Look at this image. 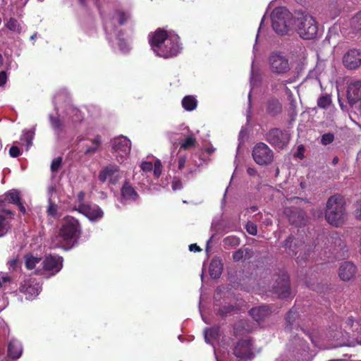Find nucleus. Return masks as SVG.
I'll return each mask as SVG.
<instances>
[{
	"instance_id": "603ef678",
	"label": "nucleus",
	"mask_w": 361,
	"mask_h": 361,
	"mask_svg": "<svg viewBox=\"0 0 361 361\" xmlns=\"http://www.w3.org/2000/svg\"><path fill=\"white\" fill-rule=\"evenodd\" d=\"M187 161L186 156H180L178 159V166L179 170H182L185 165Z\"/></svg>"
},
{
	"instance_id": "09e8293b",
	"label": "nucleus",
	"mask_w": 361,
	"mask_h": 361,
	"mask_svg": "<svg viewBox=\"0 0 361 361\" xmlns=\"http://www.w3.org/2000/svg\"><path fill=\"white\" fill-rule=\"evenodd\" d=\"M353 214L357 219H361V200L355 203Z\"/></svg>"
},
{
	"instance_id": "6ab92c4d",
	"label": "nucleus",
	"mask_w": 361,
	"mask_h": 361,
	"mask_svg": "<svg viewBox=\"0 0 361 361\" xmlns=\"http://www.w3.org/2000/svg\"><path fill=\"white\" fill-rule=\"evenodd\" d=\"M79 213L87 217L90 220L94 221L101 219L103 216V212L97 204H81L75 209Z\"/></svg>"
},
{
	"instance_id": "4468645a",
	"label": "nucleus",
	"mask_w": 361,
	"mask_h": 361,
	"mask_svg": "<svg viewBox=\"0 0 361 361\" xmlns=\"http://www.w3.org/2000/svg\"><path fill=\"white\" fill-rule=\"evenodd\" d=\"M79 142H82L81 145L82 152L87 156H92L97 152L100 151L102 143V136L99 135H96L92 139H80Z\"/></svg>"
},
{
	"instance_id": "cd10ccee",
	"label": "nucleus",
	"mask_w": 361,
	"mask_h": 361,
	"mask_svg": "<svg viewBox=\"0 0 361 361\" xmlns=\"http://www.w3.org/2000/svg\"><path fill=\"white\" fill-rule=\"evenodd\" d=\"M22 354L20 343L16 340H12L8 345V355L12 359H18Z\"/></svg>"
},
{
	"instance_id": "1a4fd4ad",
	"label": "nucleus",
	"mask_w": 361,
	"mask_h": 361,
	"mask_svg": "<svg viewBox=\"0 0 361 361\" xmlns=\"http://www.w3.org/2000/svg\"><path fill=\"white\" fill-rule=\"evenodd\" d=\"M274 283L272 285L273 292L279 298H286L290 294L289 276L284 271H281L279 275L274 276Z\"/></svg>"
},
{
	"instance_id": "9b49d317",
	"label": "nucleus",
	"mask_w": 361,
	"mask_h": 361,
	"mask_svg": "<svg viewBox=\"0 0 361 361\" xmlns=\"http://www.w3.org/2000/svg\"><path fill=\"white\" fill-rule=\"evenodd\" d=\"M112 149L117 153V161L121 162L130 152V140L125 136L116 137L112 141Z\"/></svg>"
},
{
	"instance_id": "a18cd8bd",
	"label": "nucleus",
	"mask_w": 361,
	"mask_h": 361,
	"mask_svg": "<svg viewBox=\"0 0 361 361\" xmlns=\"http://www.w3.org/2000/svg\"><path fill=\"white\" fill-rule=\"evenodd\" d=\"M334 136L332 133H325L322 137V143L324 145H327L334 141Z\"/></svg>"
},
{
	"instance_id": "7ed1b4c3",
	"label": "nucleus",
	"mask_w": 361,
	"mask_h": 361,
	"mask_svg": "<svg viewBox=\"0 0 361 361\" xmlns=\"http://www.w3.org/2000/svg\"><path fill=\"white\" fill-rule=\"evenodd\" d=\"M346 217L345 201L340 195L331 196L326 205L325 218L327 222L336 227L341 226Z\"/></svg>"
},
{
	"instance_id": "aec40b11",
	"label": "nucleus",
	"mask_w": 361,
	"mask_h": 361,
	"mask_svg": "<svg viewBox=\"0 0 361 361\" xmlns=\"http://www.w3.org/2000/svg\"><path fill=\"white\" fill-rule=\"evenodd\" d=\"M347 97L351 105L361 100V80H355L349 84Z\"/></svg>"
},
{
	"instance_id": "4c0bfd02",
	"label": "nucleus",
	"mask_w": 361,
	"mask_h": 361,
	"mask_svg": "<svg viewBox=\"0 0 361 361\" xmlns=\"http://www.w3.org/2000/svg\"><path fill=\"white\" fill-rule=\"evenodd\" d=\"M6 27L11 31L19 32L20 31V25L18 21L14 18H11L6 23Z\"/></svg>"
},
{
	"instance_id": "a211bd4d",
	"label": "nucleus",
	"mask_w": 361,
	"mask_h": 361,
	"mask_svg": "<svg viewBox=\"0 0 361 361\" xmlns=\"http://www.w3.org/2000/svg\"><path fill=\"white\" fill-rule=\"evenodd\" d=\"M119 178V168L115 164L105 166L99 174V180L102 183L109 180L111 184H116Z\"/></svg>"
},
{
	"instance_id": "c03bdc74",
	"label": "nucleus",
	"mask_w": 361,
	"mask_h": 361,
	"mask_svg": "<svg viewBox=\"0 0 361 361\" xmlns=\"http://www.w3.org/2000/svg\"><path fill=\"white\" fill-rule=\"evenodd\" d=\"M49 120L52 128L56 130H59L61 128L62 123L59 118L50 116Z\"/></svg>"
},
{
	"instance_id": "338daca9",
	"label": "nucleus",
	"mask_w": 361,
	"mask_h": 361,
	"mask_svg": "<svg viewBox=\"0 0 361 361\" xmlns=\"http://www.w3.org/2000/svg\"><path fill=\"white\" fill-rule=\"evenodd\" d=\"M2 213L7 214V215H10V216H13L15 214L13 211H11L10 209H2Z\"/></svg>"
},
{
	"instance_id": "58836bf2",
	"label": "nucleus",
	"mask_w": 361,
	"mask_h": 361,
	"mask_svg": "<svg viewBox=\"0 0 361 361\" xmlns=\"http://www.w3.org/2000/svg\"><path fill=\"white\" fill-rule=\"evenodd\" d=\"M330 238L332 242H334V243L335 244V245L340 247L341 250H344L346 247V245H345L344 242L342 240V239L340 238L337 233H332Z\"/></svg>"
},
{
	"instance_id": "c9c22d12",
	"label": "nucleus",
	"mask_w": 361,
	"mask_h": 361,
	"mask_svg": "<svg viewBox=\"0 0 361 361\" xmlns=\"http://www.w3.org/2000/svg\"><path fill=\"white\" fill-rule=\"evenodd\" d=\"M219 336V329L215 327L207 328L204 331V338L207 343H209V336L212 338H216Z\"/></svg>"
},
{
	"instance_id": "9d476101",
	"label": "nucleus",
	"mask_w": 361,
	"mask_h": 361,
	"mask_svg": "<svg viewBox=\"0 0 361 361\" xmlns=\"http://www.w3.org/2000/svg\"><path fill=\"white\" fill-rule=\"evenodd\" d=\"M265 140L275 148L283 149L289 142L290 135L286 130L274 128L267 132Z\"/></svg>"
},
{
	"instance_id": "7c9ffc66",
	"label": "nucleus",
	"mask_w": 361,
	"mask_h": 361,
	"mask_svg": "<svg viewBox=\"0 0 361 361\" xmlns=\"http://www.w3.org/2000/svg\"><path fill=\"white\" fill-rule=\"evenodd\" d=\"M332 104V99L330 94H324L317 99V106L320 109H326Z\"/></svg>"
},
{
	"instance_id": "79ce46f5",
	"label": "nucleus",
	"mask_w": 361,
	"mask_h": 361,
	"mask_svg": "<svg viewBox=\"0 0 361 361\" xmlns=\"http://www.w3.org/2000/svg\"><path fill=\"white\" fill-rule=\"evenodd\" d=\"M152 170H154V176L157 178H159L162 172V164L160 160L157 159L154 161Z\"/></svg>"
},
{
	"instance_id": "a19ab883",
	"label": "nucleus",
	"mask_w": 361,
	"mask_h": 361,
	"mask_svg": "<svg viewBox=\"0 0 361 361\" xmlns=\"http://www.w3.org/2000/svg\"><path fill=\"white\" fill-rule=\"evenodd\" d=\"M70 114L72 115V119L74 122H80L83 119L81 111L75 107L71 108Z\"/></svg>"
},
{
	"instance_id": "0eeeda50",
	"label": "nucleus",
	"mask_w": 361,
	"mask_h": 361,
	"mask_svg": "<svg viewBox=\"0 0 361 361\" xmlns=\"http://www.w3.org/2000/svg\"><path fill=\"white\" fill-rule=\"evenodd\" d=\"M289 17V13L286 8L279 7L274 8L271 13L272 27L279 35H283L288 31L287 25V18Z\"/></svg>"
},
{
	"instance_id": "052dcab7",
	"label": "nucleus",
	"mask_w": 361,
	"mask_h": 361,
	"mask_svg": "<svg viewBox=\"0 0 361 361\" xmlns=\"http://www.w3.org/2000/svg\"><path fill=\"white\" fill-rule=\"evenodd\" d=\"M189 250L190 251L195 252H199L202 250V249L196 243L190 245Z\"/></svg>"
},
{
	"instance_id": "412c9836",
	"label": "nucleus",
	"mask_w": 361,
	"mask_h": 361,
	"mask_svg": "<svg viewBox=\"0 0 361 361\" xmlns=\"http://www.w3.org/2000/svg\"><path fill=\"white\" fill-rule=\"evenodd\" d=\"M265 111L268 116L276 117L281 114L283 111L282 104L276 97L269 98L265 103Z\"/></svg>"
},
{
	"instance_id": "3c124183",
	"label": "nucleus",
	"mask_w": 361,
	"mask_h": 361,
	"mask_svg": "<svg viewBox=\"0 0 361 361\" xmlns=\"http://www.w3.org/2000/svg\"><path fill=\"white\" fill-rule=\"evenodd\" d=\"M246 229L247 233L252 235H256L257 233V226L254 224H247Z\"/></svg>"
},
{
	"instance_id": "f3484780",
	"label": "nucleus",
	"mask_w": 361,
	"mask_h": 361,
	"mask_svg": "<svg viewBox=\"0 0 361 361\" xmlns=\"http://www.w3.org/2000/svg\"><path fill=\"white\" fill-rule=\"evenodd\" d=\"M19 291L25 295L27 300L32 299L37 296L41 291V286L36 279L30 278L24 280L20 287Z\"/></svg>"
},
{
	"instance_id": "13d9d810",
	"label": "nucleus",
	"mask_w": 361,
	"mask_h": 361,
	"mask_svg": "<svg viewBox=\"0 0 361 361\" xmlns=\"http://www.w3.org/2000/svg\"><path fill=\"white\" fill-rule=\"evenodd\" d=\"M232 310L233 307L231 306L224 307L219 310V314L221 316H224Z\"/></svg>"
},
{
	"instance_id": "a878e982",
	"label": "nucleus",
	"mask_w": 361,
	"mask_h": 361,
	"mask_svg": "<svg viewBox=\"0 0 361 361\" xmlns=\"http://www.w3.org/2000/svg\"><path fill=\"white\" fill-rule=\"evenodd\" d=\"M269 312L270 308L267 305L255 307L250 310V315L257 322L263 320L269 315Z\"/></svg>"
},
{
	"instance_id": "8fccbe9b",
	"label": "nucleus",
	"mask_w": 361,
	"mask_h": 361,
	"mask_svg": "<svg viewBox=\"0 0 361 361\" xmlns=\"http://www.w3.org/2000/svg\"><path fill=\"white\" fill-rule=\"evenodd\" d=\"M141 169L145 172H149L152 171L153 164L150 161H144L140 166Z\"/></svg>"
},
{
	"instance_id": "4be33fe9",
	"label": "nucleus",
	"mask_w": 361,
	"mask_h": 361,
	"mask_svg": "<svg viewBox=\"0 0 361 361\" xmlns=\"http://www.w3.org/2000/svg\"><path fill=\"white\" fill-rule=\"evenodd\" d=\"M121 195L123 200L135 202L140 198V195L135 188L129 181H125L121 189Z\"/></svg>"
},
{
	"instance_id": "c756f323",
	"label": "nucleus",
	"mask_w": 361,
	"mask_h": 361,
	"mask_svg": "<svg viewBox=\"0 0 361 361\" xmlns=\"http://www.w3.org/2000/svg\"><path fill=\"white\" fill-rule=\"evenodd\" d=\"M12 217H6L4 214H0V237L5 235L11 229V220Z\"/></svg>"
},
{
	"instance_id": "0e129e2a",
	"label": "nucleus",
	"mask_w": 361,
	"mask_h": 361,
	"mask_svg": "<svg viewBox=\"0 0 361 361\" xmlns=\"http://www.w3.org/2000/svg\"><path fill=\"white\" fill-rule=\"evenodd\" d=\"M16 205L18 207L19 210L20 211V212H22L23 214H25L26 212L25 207L23 204L21 200L19 202V203L16 204Z\"/></svg>"
},
{
	"instance_id": "20e7f679",
	"label": "nucleus",
	"mask_w": 361,
	"mask_h": 361,
	"mask_svg": "<svg viewBox=\"0 0 361 361\" xmlns=\"http://www.w3.org/2000/svg\"><path fill=\"white\" fill-rule=\"evenodd\" d=\"M297 31L300 37L305 39H312L317 37L318 24L316 20L310 15L302 14L297 18Z\"/></svg>"
},
{
	"instance_id": "393cba45",
	"label": "nucleus",
	"mask_w": 361,
	"mask_h": 361,
	"mask_svg": "<svg viewBox=\"0 0 361 361\" xmlns=\"http://www.w3.org/2000/svg\"><path fill=\"white\" fill-rule=\"evenodd\" d=\"M298 317V312L294 307L291 308L286 317V325L285 329L288 331H292L293 329L298 330L300 327L299 324H296Z\"/></svg>"
},
{
	"instance_id": "e2e57ef3",
	"label": "nucleus",
	"mask_w": 361,
	"mask_h": 361,
	"mask_svg": "<svg viewBox=\"0 0 361 361\" xmlns=\"http://www.w3.org/2000/svg\"><path fill=\"white\" fill-rule=\"evenodd\" d=\"M18 259H12L8 262L9 267L12 269H15L17 266Z\"/></svg>"
},
{
	"instance_id": "b1692460",
	"label": "nucleus",
	"mask_w": 361,
	"mask_h": 361,
	"mask_svg": "<svg viewBox=\"0 0 361 361\" xmlns=\"http://www.w3.org/2000/svg\"><path fill=\"white\" fill-rule=\"evenodd\" d=\"M22 200L20 192L16 190H11L0 196V207H3L6 202L16 204Z\"/></svg>"
},
{
	"instance_id": "ddd939ff",
	"label": "nucleus",
	"mask_w": 361,
	"mask_h": 361,
	"mask_svg": "<svg viewBox=\"0 0 361 361\" xmlns=\"http://www.w3.org/2000/svg\"><path fill=\"white\" fill-rule=\"evenodd\" d=\"M233 354L240 359L251 360L254 357L252 341L243 339L238 341L233 348Z\"/></svg>"
},
{
	"instance_id": "de8ad7c7",
	"label": "nucleus",
	"mask_w": 361,
	"mask_h": 361,
	"mask_svg": "<svg viewBox=\"0 0 361 361\" xmlns=\"http://www.w3.org/2000/svg\"><path fill=\"white\" fill-rule=\"evenodd\" d=\"M21 152L20 149L18 146L13 145L9 149V155L13 158L18 157L21 154Z\"/></svg>"
},
{
	"instance_id": "5701e85b",
	"label": "nucleus",
	"mask_w": 361,
	"mask_h": 361,
	"mask_svg": "<svg viewBox=\"0 0 361 361\" xmlns=\"http://www.w3.org/2000/svg\"><path fill=\"white\" fill-rule=\"evenodd\" d=\"M355 272V265L350 262H345L339 267L338 276L343 281H349L354 276Z\"/></svg>"
},
{
	"instance_id": "bb28decb",
	"label": "nucleus",
	"mask_w": 361,
	"mask_h": 361,
	"mask_svg": "<svg viewBox=\"0 0 361 361\" xmlns=\"http://www.w3.org/2000/svg\"><path fill=\"white\" fill-rule=\"evenodd\" d=\"M223 271V263L219 259H213L209 265V274L212 279H219Z\"/></svg>"
},
{
	"instance_id": "f704fd0d",
	"label": "nucleus",
	"mask_w": 361,
	"mask_h": 361,
	"mask_svg": "<svg viewBox=\"0 0 361 361\" xmlns=\"http://www.w3.org/2000/svg\"><path fill=\"white\" fill-rule=\"evenodd\" d=\"M58 205L52 202L50 199L49 200L47 213L49 216L56 218L57 216Z\"/></svg>"
},
{
	"instance_id": "423d86ee",
	"label": "nucleus",
	"mask_w": 361,
	"mask_h": 361,
	"mask_svg": "<svg viewBox=\"0 0 361 361\" xmlns=\"http://www.w3.org/2000/svg\"><path fill=\"white\" fill-rule=\"evenodd\" d=\"M283 247L289 255L295 256L300 252L297 257V262L298 264H302V262H305L307 259V245L303 242L295 238L293 235L288 236L284 241Z\"/></svg>"
},
{
	"instance_id": "2f4dec72",
	"label": "nucleus",
	"mask_w": 361,
	"mask_h": 361,
	"mask_svg": "<svg viewBox=\"0 0 361 361\" xmlns=\"http://www.w3.org/2000/svg\"><path fill=\"white\" fill-rule=\"evenodd\" d=\"M25 267L28 270H32L35 267L36 264L41 261L42 259L40 257H35L32 255H27L25 257Z\"/></svg>"
},
{
	"instance_id": "c85d7f7f",
	"label": "nucleus",
	"mask_w": 361,
	"mask_h": 361,
	"mask_svg": "<svg viewBox=\"0 0 361 361\" xmlns=\"http://www.w3.org/2000/svg\"><path fill=\"white\" fill-rule=\"evenodd\" d=\"M197 105V102L193 96L188 95L182 99V106L186 111H191L195 110Z\"/></svg>"
},
{
	"instance_id": "2eb2a0df",
	"label": "nucleus",
	"mask_w": 361,
	"mask_h": 361,
	"mask_svg": "<svg viewBox=\"0 0 361 361\" xmlns=\"http://www.w3.org/2000/svg\"><path fill=\"white\" fill-rule=\"evenodd\" d=\"M343 64L348 70L358 68L361 66V49H349L343 56Z\"/></svg>"
},
{
	"instance_id": "774afa93",
	"label": "nucleus",
	"mask_w": 361,
	"mask_h": 361,
	"mask_svg": "<svg viewBox=\"0 0 361 361\" xmlns=\"http://www.w3.org/2000/svg\"><path fill=\"white\" fill-rule=\"evenodd\" d=\"M245 322L243 321L239 322L235 327V329H238L239 327H244Z\"/></svg>"
},
{
	"instance_id": "ea45409f",
	"label": "nucleus",
	"mask_w": 361,
	"mask_h": 361,
	"mask_svg": "<svg viewBox=\"0 0 361 361\" xmlns=\"http://www.w3.org/2000/svg\"><path fill=\"white\" fill-rule=\"evenodd\" d=\"M63 159L61 157H58L53 159L51 161L50 169L52 173L57 172L62 166Z\"/></svg>"
},
{
	"instance_id": "bf43d9fd",
	"label": "nucleus",
	"mask_w": 361,
	"mask_h": 361,
	"mask_svg": "<svg viewBox=\"0 0 361 361\" xmlns=\"http://www.w3.org/2000/svg\"><path fill=\"white\" fill-rule=\"evenodd\" d=\"M85 194L83 191H80L78 192L77 195V199L78 202V205L85 204H84V200H85Z\"/></svg>"
},
{
	"instance_id": "680f3d73",
	"label": "nucleus",
	"mask_w": 361,
	"mask_h": 361,
	"mask_svg": "<svg viewBox=\"0 0 361 361\" xmlns=\"http://www.w3.org/2000/svg\"><path fill=\"white\" fill-rule=\"evenodd\" d=\"M247 173L250 176H254L257 174V170L255 168L249 167L247 169Z\"/></svg>"
},
{
	"instance_id": "864d4df0",
	"label": "nucleus",
	"mask_w": 361,
	"mask_h": 361,
	"mask_svg": "<svg viewBox=\"0 0 361 361\" xmlns=\"http://www.w3.org/2000/svg\"><path fill=\"white\" fill-rule=\"evenodd\" d=\"M244 252V259H251L254 255V252L252 249L246 247L243 248Z\"/></svg>"
},
{
	"instance_id": "6e6552de",
	"label": "nucleus",
	"mask_w": 361,
	"mask_h": 361,
	"mask_svg": "<svg viewBox=\"0 0 361 361\" xmlns=\"http://www.w3.org/2000/svg\"><path fill=\"white\" fill-rule=\"evenodd\" d=\"M252 156L255 163L260 166H267L274 160V152L264 142L257 143L252 151Z\"/></svg>"
},
{
	"instance_id": "72a5a7b5",
	"label": "nucleus",
	"mask_w": 361,
	"mask_h": 361,
	"mask_svg": "<svg viewBox=\"0 0 361 361\" xmlns=\"http://www.w3.org/2000/svg\"><path fill=\"white\" fill-rule=\"evenodd\" d=\"M197 140L193 135L188 136L183 142L180 143V149H188L190 147H195Z\"/></svg>"
},
{
	"instance_id": "e433bc0d",
	"label": "nucleus",
	"mask_w": 361,
	"mask_h": 361,
	"mask_svg": "<svg viewBox=\"0 0 361 361\" xmlns=\"http://www.w3.org/2000/svg\"><path fill=\"white\" fill-rule=\"evenodd\" d=\"M224 245L230 247H236L240 245V238L235 235H229L224 239Z\"/></svg>"
},
{
	"instance_id": "473e14b6",
	"label": "nucleus",
	"mask_w": 361,
	"mask_h": 361,
	"mask_svg": "<svg viewBox=\"0 0 361 361\" xmlns=\"http://www.w3.org/2000/svg\"><path fill=\"white\" fill-rule=\"evenodd\" d=\"M350 25L355 32H361V11L352 18Z\"/></svg>"
},
{
	"instance_id": "6e6d98bb",
	"label": "nucleus",
	"mask_w": 361,
	"mask_h": 361,
	"mask_svg": "<svg viewBox=\"0 0 361 361\" xmlns=\"http://www.w3.org/2000/svg\"><path fill=\"white\" fill-rule=\"evenodd\" d=\"M33 139L32 133L27 132L24 134V140L27 142V145H32V140Z\"/></svg>"
},
{
	"instance_id": "37998d69",
	"label": "nucleus",
	"mask_w": 361,
	"mask_h": 361,
	"mask_svg": "<svg viewBox=\"0 0 361 361\" xmlns=\"http://www.w3.org/2000/svg\"><path fill=\"white\" fill-rule=\"evenodd\" d=\"M118 16V23L120 25H123L128 20L129 16L121 10H117L116 11Z\"/></svg>"
},
{
	"instance_id": "f03ea898",
	"label": "nucleus",
	"mask_w": 361,
	"mask_h": 361,
	"mask_svg": "<svg viewBox=\"0 0 361 361\" xmlns=\"http://www.w3.org/2000/svg\"><path fill=\"white\" fill-rule=\"evenodd\" d=\"M81 235V226L78 219L66 216L59 229L58 234L52 238L54 247L69 250L77 243Z\"/></svg>"
},
{
	"instance_id": "69168bd1",
	"label": "nucleus",
	"mask_w": 361,
	"mask_h": 361,
	"mask_svg": "<svg viewBox=\"0 0 361 361\" xmlns=\"http://www.w3.org/2000/svg\"><path fill=\"white\" fill-rule=\"evenodd\" d=\"M1 279L3 283H8L11 281V278L8 276H4Z\"/></svg>"
},
{
	"instance_id": "f257e3e1",
	"label": "nucleus",
	"mask_w": 361,
	"mask_h": 361,
	"mask_svg": "<svg viewBox=\"0 0 361 361\" xmlns=\"http://www.w3.org/2000/svg\"><path fill=\"white\" fill-rule=\"evenodd\" d=\"M149 43L154 53L164 59L176 56L180 51L178 37L169 35L167 31L161 28L149 35Z\"/></svg>"
},
{
	"instance_id": "39448f33",
	"label": "nucleus",
	"mask_w": 361,
	"mask_h": 361,
	"mask_svg": "<svg viewBox=\"0 0 361 361\" xmlns=\"http://www.w3.org/2000/svg\"><path fill=\"white\" fill-rule=\"evenodd\" d=\"M268 61L271 72L276 75H283L290 71L289 59L281 52L271 53Z\"/></svg>"
},
{
	"instance_id": "49530a36",
	"label": "nucleus",
	"mask_w": 361,
	"mask_h": 361,
	"mask_svg": "<svg viewBox=\"0 0 361 361\" xmlns=\"http://www.w3.org/2000/svg\"><path fill=\"white\" fill-rule=\"evenodd\" d=\"M244 250L243 248H240L233 254V259L234 262H239L244 259Z\"/></svg>"
},
{
	"instance_id": "dca6fc26",
	"label": "nucleus",
	"mask_w": 361,
	"mask_h": 361,
	"mask_svg": "<svg viewBox=\"0 0 361 361\" xmlns=\"http://www.w3.org/2000/svg\"><path fill=\"white\" fill-rule=\"evenodd\" d=\"M283 213L288 219L290 224L295 226H301L305 224V212L300 208L296 207H286Z\"/></svg>"
},
{
	"instance_id": "5fc2aeb1",
	"label": "nucleus",
	"mask_w": 361,
	"mask_h": 361,
	"mask_svg": "<svg viewBox=\"0 0 361 361\" xmlns=\"http://www.w3.org/2000/svg\"><path fill=\"white\" fill-rule=\"evenodd\" d=\"M173 190H180L183 187V184L180 180H174L171 185Z\"/></svg>"
},
{
	"instance_id": "4d7b16f0",
	"label": "nucleus",
	"mask_w": 361,
	"mask_h": 361,
	"mask_svg": "<svg viewBox=\"0 0 361 361\" xmlns=\"http://www.w3.org/2000/svg\"><path fill=\"white\" fill-rule=\"evenodd\" d=\"M7 81V75L5 71L0 72V86H4Z\"/></svg>"
},
{
	"instance_id": "f8f14e48",
	"label": "nucleus",
	"mask_w": 361,
	"mask_h": 361,
	"mask_svg": "<svg viewBox=\"0 0 361 361\" xmlns=\"http://www.w3.org/2000/svg\"><path fill=\"white\" fill-rule=\"evenodd\" d=\"M63 262V257L59 255H46L42 263V270L47 272L49 276H54L61 270Z\"/></svg>"
}]
</instances>
